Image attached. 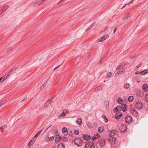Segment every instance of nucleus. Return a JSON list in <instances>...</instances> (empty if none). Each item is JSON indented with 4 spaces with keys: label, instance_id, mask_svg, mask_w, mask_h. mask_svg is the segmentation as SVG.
Instances as JSON below:
<instances>
[{
    "label": "nucleus",
    "instance_id": "1",
    "mask_svg": "<svg viewBox=\"0 0 148 148\" xmlns=\"http://www.w3.org/2000/svg\"><path fill=\"white\" fill-rule=\"evenodd\" d=\"M75 144L78 147L82 146L83 144V142L81 139L77 138H75L74 140Z\"/></svg>",
    "mask_w": 148,
    "mask_h": 148
},
{
    "label": "nucleus",
    "instance_id": "2",
    "mask_svg": "<svg viewBox=\"0 0 148 148\" xmlns=\"http://www.w3.org/2000/svg\"><path fill=\"white\" fill-rule=\"evenodd\" d=\"M93 143L90 141L87 142L85 145V148H95Z\"/></svg>",
    "mask_w": 148,
    "mask_h": 148
},
{
    "label": "nucleus",
    "instance_id": "3",
    "mask_svg": "<svg viewBox=\"0 0 148 148\" xmlns=\"http://www.w3.org/2000/svg\"><path fill=\"white\" fill-rule=\"evenodd\" d=\"M106 143V141L105 139H102L99 140L97 145L100 146L101 147H102L103 146H105Z\"/></svg>",
    "mask_w": 148,
    "mask_h": 148
},
{
    "label": "nucleus",
    "instance_id": "4",
    "mask_svg": "<svg viewBox=\"0 0 148 148\" xmlns=\"http://www.w3.org/2000/svg\"><path fill=\"white\" fill-rule=\"evenodd\" d=\"M117 130H114L110 132L109 134V136L111 137H112V141H115L116 140V139L115 137H113V136L116 133Z\"/></svg>",
    "mask_w": 148,
    "mask_h": 148
},
{
    "label": "nucleus",
    "instance_id": "5",
    "mask_svg": "<svg viewBox=\"0 0 148 148\" xmlns=\"http://www.w3.org/2000/svg\"><path fill=\"white\" fill-rule=\"evenodd\" d=\"M135 106L138 109H140L143 107V104L141 101H138L136 103Z\"/></svg>",
    "mask_w": 148,
    "mask_h": 148
},
{
    "label": "nucleus",
    "instance_id": "6",
    "mask_svg": "<svg viewBox=\"0 0 148 148\" xmlns=\"http://www.w3.org/2000/svg\"><path fill=\"white\" fill-rule=\"evenodd\" d=\"M127 126L125 124H122L120 127V130L121 132H125L127 130Z\"/></svg>",
    "mask_w": 148,
    "mask_h": 148
},
{
    "label": "nucleus",
    "instance_id": "7",
    "mask_svg": "<svg viewBox=\"0 0 148 148\" xmlns=\"http://www.w3.org/2000/svg\"><path fill=\"white\" fill-rule=\"evenodd\" d=\"M125 121L127 123L130 124L132 121V119L131 116H127L125 117Z\"/></svg>",
    "mask_w": 148,
    "mask_h": 148
},
{
    "label": "nucleus",
    "instance_id": "8",
    "mask_svg": "<svg viewBox=\"0 0 148 148\" xmlns=\"http://www.w3.org/2000/svg\"><path fill=\"white\" fill-rule=\"evenodd\" d=\"M62 138V137L59 134H58L56 135L55 142L56 143L59 142L61 140Z\"/></svg>",
    "mask_w": 148,
    "mask_h": 148
},
{
    "label": "nucleus",
    "instance_id": "9",
    "mask_svg": "<svg viewBox=\"0 0 148 148\" xmlns=\"http://www.w3.org/2000/svg\"><path fill=\"white\" fill-rule=\"evenodd\" d=\"M122 109L121 106L120 105H118L116 107L114 108V111L115 112H116L118 111H121Z\"/></svg>",
    "mask_w": 148,
    "mask_h": 148
},
{
    "label": "nucleus",
    "instance_id": "10",
    "mask_svg": "<svg viewBox=\"0 0 148 148\" xmlns=\"http://www.w3.org/2000/svg\"><path fill=\"white\" fill-rule=\"evenodd\" d=\"M142 89L145 92L148 91V85L146 84H143L142 86Z\"/></svg>",
    "mask_w": 148,
    "mask_h": 148
},
{
    "label": "nucleus",
    "instance_id": "11",
    "mask_svg": "<svg viewBox=\"0 0 148 148\" xmlns=\"http://www.w3.org/2000/svg\"><path fill=\"white\" fill-rule=\"evenodd\" d=\"M53 101L51 99L48 100L46 103H45L44 105L43 106V107L44 108H46L47 107L49 104L51 102H52Z\"/></svg>",
    "mask_w": 148,
    "mask_h": 148
},
{
    "label": "nucleus",
    "instance_id": "12",
    "mask_svg": "<svg viewBox=\"0 0 148 148\" xmlns=\"http://www.w3.org/2000/svg\"><path fill=\"white\" fill-rule=\"evenodd\" d=\"M10 74L9 72L8 71L5 74V75H4L3 77H1L2 78V82H3L9 76Z\"/></svg>",
    "mask_w": 148,
    "mask_h": 148
},
{
    "label": "nucleus",
    "instance_id": "13",
    "mask_svg": "<svg viewBox=\"0 0 148 148\" xmlns=\"http://www.w3.org/2000/svg\"><path fill=\"white\" fill-rule=\"evenodd\" d=\"M63 134L65 136H67L68 135V132L67 131V129L65 127H64L62 130Z\"/></svg>",
    "mask_w": 148,
    "mask_h": 148
},
{
    "label": "nucleus",
    "instance_id": "14",
    "mask_svg": "<svg viewBox=\"0 0 148 148\" xmlns=\"http://www.w3.org/2000/svg\"><path fill=\"white\" fill-rule=\"evenodd\" d=\"M83 138L86 140H88L90 139L91 137L89 135L84 134L83 135Z\"/></svg>",
    "mask_w": 148,
    "mask_h": 148
},
{
    "label": "nucleus",
    "instance_id": "15",
    "mask_svg": "<svg viewBox=\"0 0 148 148\" xmlns=\"http://www.w3.org/2000/svg\"><path fill=\"white\" fill-rule=\"evenodd\" d=\"M121 109H124L123 110V112H125L127 110V107L126 104H123L121 105Z\"/></svg>",
    "mask_w": 148,
    "mask_h": 148
},
{
    "label": "nucleus",
    "instance_id": "16",
    "mask_svg": "<svg viewBox=\"0 0 148 148\" xmlns=\"http://www.w3.org/2000/svg\"><path fill=\"white\" fill-rule=\"evenodd\" d=\"M100 136V135L98 134H96L94 136L92 137V140H95L96 139L98 138Z\"/></svg>",
    "mask_w": 148,
    "mask_h": 148
},
{
    "label": "nucleus",
    "instance_id": "17",
    "mask_svg": "<svg viewBox=\"0 0 148 148\" xmlns=\"http://www.w3.org/2000/svg\"><path fill=\"white\" fill-rule=\"evenodd\" d=\"M77 123L79 125H80L82 124V119L80 118H79L77 119L76 121Z\"/></svg>",
    "mask_w": 148,
    "mask_h": 148
},
{
    "label": "nucleus",
    "instance_id": "18",
    "mask_svg": "<svg viewBox=\"0 0 148 148\" xmlns=\"http://www.w3.org/2000/svg\"><path fill=\"white\" fill-rule=\"evenodd\" d=\"M148 73V70L146 69L140 72V74L142 75H145Z\"/></svg>",
    "mask_w": 148,
    "mask_h": 148
},
{
    "label": "nucleus",
    "instance_id": "19",
    "mask_svg": "<svg viewBox=\"0 0 148 148\" xmlns=\"http://www.w3.org/2000/svg\"><path fill=\"white\" fill-rule=\"evenodd\" d=\"M66 116L65 112L64 111V110L62 112V113L59 115L58 117L59 118H60L61 117H63L64 116Z\"/></svg>",
    "mask_w": 148,
    "mask_h": 148
},
{
    "label": "nucleus",
    "instance_id": "20",
    "mask_svg": "<svg viewBox=\"0 0 148 148\" xmlns=\"http://www.w3.org/2000/svg\"><path fill=\"white\" fill-rule=\"evenodd\" d=\"M104 128L103 126L100 127L98 129V131L99 133H101L104 130Z\"/></svg>",
    "mask_w": 148,
    "mask_h": 148
},
{
    "label": "nucleus",
    "instance_id": "21",
    "mask_svg": "<svg viewBox=\"0 0 148 148\" xmlns=\"http://www.w3.org/2000/svg\"><path fill=\"white\" fill-rule=\"evenodd\" d=\"M130 16V13H127L125 14L124 17H123V20H125V19L128 18Z\"/></svg>",
    "mask_w": 148,
    "mask_h": 148
},
{
    "label": "nucleus",
    "instance_id": "22",
    "mask_svg": "<svg viewBox=\"0 0 148 148\" xmlns=\"http://www.w3.org/2000/svg\"><path fill=\"white\" fill-rule=\"evenodd\" d=\"M8 5H6L5 6H4L3 8V9L2 10V12H0V14L3 12L5 11L8 8Z\"/></svg>",
    "mask_w": 148,
    "mask_h": 148
},
{
    "label": "nucleus",
    "instance_id": "23",
    "mask_svg": "<svg viewBox=\"0 0 148 148\" xmlns=\"http://www.w3.org/2000/svg\"><path fill=\"white\" fill-rule=\"evenodd\" d=\"M34 140H30L28 144V146L29 147L30 145H32L34 143Z\"/></svg>",
    "mask_w": 148,
    "mask_h": 148
},
{
    "label": "nucleus",
    "instance_id": "24",
    "mask_svg": "<svg viewBox=\"0 0 148 148\" xmlns=\"http://www.w3.org/2000/svg\"><path fill=\"white\" fill-rule=\"evenodd\" d=\"M58 148H65V147L64 144H60L58 145Z\"/></svg>",
    "mask_w": 148,
    "mask_h": 148
},
{
    "label": "nucleus",
    "instance_id": "25",
    "mask_svg": "<svg viewBox=\"0 0 148 148\" xmlns=\"http://www.w3.org/2000/svg\"><path fill=\"white\" fill-rule=\"evenodd\" d=\"M133 97L132 96H130L128 98V100L130 102H132L133 100Z\"/></svg>",
    "mask_w": 148,
    "mask_h": 148
},
{
    "label": "nucleus",
    "instance_id": "26",
    "mask_svg": "<svg viewBox=\"0 0 148 148\" xmlns=\"http://www.w3.org/2000/svg\"><path fill=\"white\" fill-rule=\"evenodd\" d=\"M130 86V84L128 83H127L126 84H124V87L125 88H128Z\"/></svg>",
    "mask_w": 148,
    "mask_h": 148
},
{
    "label": "nucleus",
    "instance_id": "27",
    "mask_svg": "<svg viewBox=\"0 0 148 148\" xmlns=\"http://www.w3.org/2000/svg\"><path fill=\"white\" fill-rule=\"evenodd\" d=\"M104 40L103 39V38H102V37H101L100 38L98 39L97 40V43H99L100 42L103 41Z\"/></svg>",
    "mask_w": 148,
    "mask_h": 148
},
{
    "label": "nucleus",
    "instance_id": "28",
    "mask_svg": "<svg viewBox=\"0 0 148 148\" xmlns=\"http://www.w3.org/2000/svg\"><path fill=\"white\" fill-rule=\"evenodd\" d=\"M16 69V68L15 67H14L8 71V72H9L10 74L11 72L14 71Z\"/></svg>",
    "mask_w": 148,
    "mask_h": 148
},
{
    "label": "nucleus",
    "instance_id": "29",
    "mask_svg": "<svg viewBox=\"0 0 148 148\" xmlns=\"http://www.w3.org/2000/svg\"><path fill=\"white\" fill-rule=\"evenodd\" d=\"M102 89V87L101 86H99L96 88L95 89V90H101Z\"/></svg>",
    "mask_w": 148,
    "mask_h": 148
},
{
    "label": "nucleus",
    "instance_id": "30",
    "mask_svg": "<svg viewBox=\"0 0 148 148\" xmlns=\"http://www.w3.org/2000/svg\"><path fill=\"white\" fill-rule=\"evenodd\" d=\"M42 131V130H40L34 136V138H36L37 137L38 135L40 134Z\"/></svg>",
    "mask_w": 148,
    "mask_h": 148
},
{
    "label": "nucleus",
    "instance_id": "31",
    "mask_svg": "<svg viewBox=\"0 0 148 148\" xmlns=\"http://www.w3.org/2000/svg\"><path fill=\"white\" fill-rule=\"evenodd\" d=\"M123 102L122 99L121 98H119L117 100V102L121 104V102Z\"/></svg>",
    "mask_w": 148,
    "mask_h": 148
},
{
    "label": "nucleus",
    "instance_id": "32",
    "mask_svg": "<svg viewBox=\"0 0 148 148\" xmlns=\"http://www.w3.org/2000/svg\"><path fill=\"white\" fill-rule=\"evenodd\" d=\"M102 37V38H103V39L104 40H105V39H106L107 38H108V35L107 34H105V35H104Z\"/></svg>",
    "mask_w": 148,
    "mask_h": 148
},
{
    "label": "nucleus",
    "instance_id": "33",
    "mask_svg": "<svg viewBox=\"0 0 148 148\" xmlns=\"http://www.w3.org/2000/svg\"><path fill=\"white\" fill-rule=\"evenodd\" d=\"M112 75V73L111 72H109L107 73V77H110Z\"/></svg>",
    "mask_w": 148,
    "mask_h": 148
},
{
    "label": "nucleus",
    "instance_id": "34",
    "mask_svg": "<svg viewBox=\"0 0 148 148\" xmlns=\"http://www.w3.org/2000/svg\"><path fill=\"white\" fill-rule=\"evenodd\" d=\"M7 126L6 125H3L0 127V130H2L4 128H6L7 127Z\"/></svg>",
    "mask_w": 148,
    "mask_h": 148
},
{
    "label": "nucleus",
    "instance_id": "35",
    "mask_svg": "<svg viewBox=\"0 0 148 148\" xmlns=\"http://www.w3.org/2000/svg\"><path fill=\"white\" fill-rule=\"evenodd\" d=\"M6 102V100H4L0 103V107L3 105Z\"/></svg>",
    "mask_w": 148,
    "mask_h": 148
},
{
    "label": "nucleus",
    "instance_id": "36",
    "mask_svg": "<svg viewBox=\"0 0 148 148\" xmlns=\"http://www.w3.org/2000/svg\"><path fill=\"white\" fill-rule=\"evenodd\" d=\"M74 133L75 135H78L79 134V132L78 130H75L74 131Z\"/></svg>",
    "mask_w": 148,
    "mask_h": 148
},
{
    "label": "nucleus",
    "instance_id": "37",
    "mask_svg": "<svg viewBox=\"0 0 148 148\" xmlns=\"http://www.w3.org/2000/svg\"><path fill=\"white\" fill-rule=\"evenodd\" d=\"M145 99L146 102L148 101V93H147L145 97Z\"/></svg>",
    "mask_w": 148,
    "mask_h": 148
},
{
    "label": "nucleus",
    "instance_id": "38",
    "mask_svg": "<svg viewBox=\"0 0 148 148\" xmlns=\"http://www.w3.org/2000/svg\"><path fill=\"white\" fill-rule=\"evenodd\" d=\"M46 84L45 83L42 85V86L40 88V90H42L43 89V88L45 87L46 85Z\"/></svg>",
    "mask_w": 148,
    "mask_h": 148
},
{
    "label": "nucleus",
    "instance_id": "39",
    "mask_svg": "<svg viewBox=\"0 0 148 148\" xmlns=\"http://www.w3.org/2000/svg\"><path fill=\"white\" fill-rule=\"evenodd\" d=\"M119 115L118 113H116L114 116L115 118L116 119H119L120 118V117H119Z\"/></svg>",
    "mask_w": 148,
    "mask_h": 148
},
{
    "label": "nucleus",
    "instance_id": "40",
    "mask_svg": "<svg viewBox=\"0 0 148 148\" xmlns=\"http://www.w3.org/2000/svg\"><path fill=\"white\" fill-rule=\"evenodd\" d=\"M86 124H87V126L89 127H91V124L89 123V122H88L86 123Z\"/></svg>",
    "mask_w": 148,
    "mask_h": 148
},
{
    "label": "nucleus",
    "instance_id": "41",
    "mask_svg": "<svg viewBox=\"0 0 148 148\" xmlns=\"http://www.w3.org/2000/svg\"><path fill=\"white\" fill-rule=\"evenodd\" d=\"M138 95L139 96L142 97L143 96V93L140 92L139 93H138Z\"/></svg>",
    "mask_w": 148,
    "mask_h": 148
},
{
    "label": "nucleus",
    "instance_id": "42",
    "mask_svg": "<svg viewBox=\"0 0 148 148\" xmlns=\"http://www.w3.org/2000/svg\"><path fill=\"white\" fill-rule=\"evenodd\" d=\"M54 136H51L49 138V139L50 140L52 141L54 139Z\"/></svg>",
    "mask_w": 148,
    "mask_h": 148
},
{
    "label": "nucleus",
    "instance_id": "43",
    "mask_svg": "<svg viewBox=\"0 0 148 148\" xmlns=\"http://www.w3.org/2000/svg\"><path fill=\"white\" fill-rule=\"evenodd\" d=\"M120 71H121V73H125V70L123 68L121 69Z\"/></svg>",
    "mask_w": 148,
    "mask_h": 148
},
{
    "label": "nucleus",
    "instance_id": "44",
    "mask_svg": "<svg viewBox=\"0 0 148 148\" xmlns=\"http://www.w3.org/2000/svg\"><path fill=\"white\" fill-rule=\"evenodd\" d=\"M121 68V65H119L118 66H117L116 69V70H118L119 68Z\"/></svg>",
    "mask_w": 148,
    "mask_h": 148
},
{
    "label": "nucleus",
    "instance_id": "45",
    "mask_svg": "<svg viewBox=\"0 0 148 148\" xmlns=\"http://www.w3.org/2000/svg\"><path fill=\"white\" fill-rule=\"evenodd\" d=\"M142 65L141 63H140V64H139L138 65L136 66L137 68H139Z\"/></svg>",
    "mask_w": 148,
    "mask_h": 148
},
{
    "label": "nucleus",
    "instance_id": "46",
    "mask_svg": "<svg viewBox=\"0 0 148 148\" xmlns=\"http://www.w3.org/2000/svg\"><path fill=\"white\" fill-rule=\"evenodd\" d=\"M119 113V117H120V118L121 117V116H122L123 115V114H122L121 113V112H119L118 113Z\"/></svg>",
    "mask_w": 148,
    "mask_h": 148
},
{
    "label": "nucleus",
    "instance_id": "47",
    "mask_svg": "<svg viewBox=\"0 0 148 148\" xmlns=\"http://www.w3.org/2000/svg\"><path fill=\"white\" fill-rule=\"evenodd\" d=\"M63 140L64 141H66L67 140V138L66 137H64L63 138Z\"/></svg>",
    "mask_w": 148,
    "mask_h": 148
},
{
    "label": "nucleus",
    "instance_id": "48",
    "mask_svg": "<svg viewBox=\"0 0 148 148\" xmlns=\"http://www.w3.org/2000/svg\"><path fill=\"white\" fill-rule=\"evenodd\" d=\"M40 4H41V3L40 2V1H38L37 2V3H36V6L37 5H40Z\"/></svg>",
    "mask_w": 148,
    "mask_h": 148
},
{
    "label": "nucleus",
    "instance_id": "49",
    "mask_svg": "<svg viewBox=\"0 0 148 148\" xmlns=\"http://www.w3.org/2000/svg\"><path fill=\"white\" fill-rule=\"evenodd\" d=\"M126 65V64H124V63H122L121 64V67L122 66H123V67L125 66Z\"/></svg>",
    "mask_w": 148,
    "mask_h": 148
},
{
    "label": "nucleus",
    "instance_id": "50",
    "mask_svg": "<svg viewBox=\"0 0 148 148\" xmlns=\"http://www.w3.org/2000/svg\"><path fill=\"white\" fill-rule=\"evenodd\" d=\"M46 0H41L39 1L40 2L41 4H42V3H43L44 1H45Z\"/></svg>",
    "mask_w": 148,
    "mask_h": 148
},
{
    "label": "nucleus",
    "instance_id": "51",
    "mask_svg": "<svg viewBox=\"0 0 148 148\" xmlns=\"http://www.w3.org/2000/svg\"><path fill=\"white\" fill-rule=\"evenodd\" d=\"M140 72H139L138 71H136V72H135V74H136V75H138V74H140Z\"/></svg>",
    "mask_w": 148,
    "mask_h": 148
},
{
    "label": "nucleus",
    "instance_id": "52",
    "mask_svg": "<svg viewBox=\"0 0 148 148\" xmlns=\"http://www.w3.org/2000/svg\"><path fill=\"white\" fill-rule=\"evenodd\" d=\"M120 73H121V71H120L119 70V71H117V72L116 73V75L117 74H120Z\"/></svg>",
    "mask_w": 148,
    "mask_h": 148
},
{
    "label": "nucleus",
    "instance_id": "53",
    "mask_svg": "<svg viewBox=\"0 0 148 148\" xmlns=\"http://www.w3.org/2000/svg\"><path fill=\"white\" fill-rule=\"evenodd\" d=\"M27 99V98H24V99H23V100L22 101V102H23L24 101H25V100H26Z\"/></svg>",
    "mask_w": 148,
    "mask_h": 148
},
{
    "label": "nucleus",
    "instance_id": "54",
    "mask_svg": "<svg viewBox=\"0 0 148 148\" xmlns=\"http://www.w3.org/2000/svg\"><path fill=\"white\" fill-rule=\"evenodd\" d=\"M105 122L106 123L107 122H108V120L106 117L105 119Z\"/></svg>",
    "mask_w": 148,
    "mask_h": 148
},
{
    "label": "nucleus",
    "instance_id": "55",
    "mask_svg": "<svg viewBox=\"0 0 148 148\" xmlns=\"http://www.w3.org/2000/svg\"><path fill=\"white\" fill-rule=\"evenodd\" d=\"M58 133V131L56 130L55 131V132L54 133V134L56 135Z\"/></svg>",
    "mask_w": 148,
    "mask_h": 148
},
{
    "label": "nucleus",
    "instance_id": "56",
    "mask_svg": "<svg viewBox=\"0 0 148 148\" xmlns=\"http://www.w3.org/2000/svg\"><path fill=\"white\" fill-rule=\"evenodd\" d=\"M116 30H117V28L116 27L115 28V29H114V30L113 33H115V32H116Z\"/></svg>",
    "mask_w": 148,
    "mask_h": 148
},
{
    "label": "nucleus",
    "instance_id": "57",
    "mask_svg": "<svg viewBox=\"0 0 148 148\" xmlns=\"http://www.w3.org/2000/svg\"><path fill=\"white\" fill-rule=\"evenodd\" d=\"M102 117H103V118H104V119H105L106 118V116H105V115H102Z\"/></svg>",
    "mask_w": 148,
    "mask_h": 148
},
{
    "label": "nucleus",
    "instance_id": "58",
    "mask_svg": "<svg viewBox=\"0 0 148 148\" xmlns=\"http://www.w3.org/2000/svg\"><path fill=\"white\" fill-rule=\"evenodd\" d=\"M60 66V65H58L56 67H55V68H54V69H56L57 68H58Z\"/></svg>",
    "mask_w": 148,
    "mask_h": 148
},
{
    "label": "nucleus",
    "instance_id": "59",
    "mask_svg": "<svg viewBox=\"0 0 148 148\" xmlns=\"http://www.w3.org/2000/svg\"><path fill=\"white\" fill-rule=\"evenodd\" d=\"M64 111L65 112H66L67 113H68V110L67 109H65Z\"/></svg>",
    "mask_w": 148,
    "mask_h": 148
},
{
    "label": "nucleus",
    "instance_id": "60",
    "mask_svg": "<svg viewBox=\"0 0 148 148\" xmlns=\"http://www.w3.org/2000/svg\"><path fill=\"white\" fill-rule=\"evenodd\" d=\"M51 126V125H50L49 127H48L45 130V132L46 131V130H48Z\"/></svg>",
    "mask_w": 148,
    "mask_h": 148
},
{
    "label": "nucleus",
    "instance_id": "61",
    "mask_svg": "<svg viewBox=\"0 0 148 148\" xmlns=\"http://www.w3.org/2000/svg\"><path fill=\"white\" fill-rule=\"evenodd\" d=\"M131 111H132V112H136L135 110L134 109H133Z\"/></svg>",
    "mask_w": 148,
    "mask_h": 148
},
{
    "label": "nucleus",
    "instance_id": "62",
    "mask_svg": "<svg viewBox=\"0 0 148 148\" xmlns=\"http://www.w3.org/2000/svg\"><path fill=\"white\" fill-rule=\"evenodd\" d=\"M102 60H100L99 62V64H101L102 63Z\"/></svg>",
    "mask_w": 148,
    "mask_h": 148
},
{
    "label": "nucleus",
    "instance_id": "63",
    "mask_svg": "<svg viewBox=\"0 0 148 148\" xmlns=\"http://www.w3.org/2000/svg\"><path fill=\"white\" fill-rule=\"evenodd\" d=\"M136 56H133L132 57V58H131V57H130V58H136Z\"/></svg>",
    "mask_w": 148,
    "mask_h": 148
},
{
    "label": "nucleus",
    "instance_id": "64",
    "mask_svg": "<svg viewBox=\"0 0 148 148\" xmlns=\"http://www.w3.org/2000/svg\"><path fill=\"white\" fill-rule=\"evenodd\" d=\"M89 27L88 28V29L89 30L90 29V28L89 27Z\"/></svg>",
    "mask_w": 148,
    "mask_h": 148
}]
</instances>
